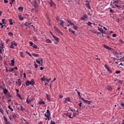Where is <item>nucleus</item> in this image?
<instances>
[{
	"mask_svg": "<svg viewBox=\"0 0 124 124\" xmlns=\"http://www.w3.org/2000/svg\"><path fill=\"white\" fill-rule=\"evenodd\" d=\"M26 86H30L31 85L32 87H33V85L35 84V80L34 79H32L31 81L27 80L25 82Z\"/></svg>",
	"mask_w": 124,
	"mask_h": 124,
	"instance_id": "1",
	"label": "nucleus"
},
{
	"mask_svg": "<svg viewBox=\"0 0 124 124\" xmlns=\"http://www.w3.org/2000/svg\"><path fill=\"white\" fill-rule=\"evenodd\" d=\"M12 95L10 94V93L8 92L7 95H6V98L7 99V102H11V100H12Z\"/></svg>",
	"mask_w": 124,
	"mask_h": 124,
	"instance_id": "2",
	"label": "nucleus"
},
{
	"mask_svg": "<svg viewBox=\"0 0 124 124\" xmlns=\"http://www.w3.org/2000/svg\"><path fill=\"white\" fill-rule=\"evenodd\" d=\"M46 113L47 114L45 113V117H46V118H47V120H48V121H50V117H51V112H50V111H49L47 109L46 110Z\"/></svg>",
	"mask_w": 124,
	"mask_h": 124,
	"instance_id": "3",
	"label": "nucleus"
},
{
	"mask_svg": "<svg viewBox=\"0 0 124 124\" xmlns=\"http://www.w3.org/2000/svg\"><path fill=\"white\" fill-rule=\"evenodd\" d=\"M105 67L106 68L107 72H109V73H110V74H112L113 72H112V70H111V69H110V67L108 66L107 64H105Z\"/></svg>",
	"mask_w": 124,
	"mask_h": 124,
	"instance_id": "4",
	"label": "nucleus"
},
{
	"mask_svg": "<svg viewBox=\"0 0 124 124\" xmlns=\"http://www.w3.org/2000/svg\"><path fill=\"white\" fill-rule=\"evenodd\" d=\"M99 27H97V29H98V31H100L101 32V33H105V31H104V30H103V29L102 28V26L100 25V24H99Z\"/></svg>",
	"mask_w": 124,
	"mask_h": 124,
	"instance_id": "5",
	"label": "nucleus"
},
{
	"mask_svg": "<svg viewBox=\"0 0 124 124\" xmlns=\"http://www.w3.org/2000/svg\"><path fill=\"white\" fill-rule=\"evenodd\" d=\"M54 30L56 31H57V32H58V33L59 34H60L61 35H62L63 34V33H62V31H61V30H60V29H59L58 28H57V27L55 26L54 27Z\"/></svg>",
	"mask_w": 124,
	"mask_h": 124,
	"instance_id": "6",
	"label": "nucleus"
},
{
	"mask_svg": "<svg viewBox=\"0 0 124 124\" xmlns=\"http://www.w3.org/2000/svg\"><path fill=\"white\" fill-rule=\"evenodd\" d=\"M17 44L16 43V42L13 41L11 42V45L10 46V48L14 49V46H17Z\"/></svg>",
	"mask_w": 124,
	"mask_h": 124,
	"instance_id": "7",
	"label": "nucleus"
},
{
	"mask_svg": "<svg viewBox=\"0 0 124 124\" xmlns=\"http://www.w3.org/2000/svg\"><path fill=\"white\" fill-rule=\"evenodd\" d=\"M32 5L33 6H34V7H35V8H36V7H38V3H37V1L34 0L33 1Z\"/></svg>",
	"mask_w": 124,
	"mask_h": 124,
	"instance_id": "8",
	"label": "nucleus"
},
{
	"mask_svg": "<svg viewBox=\"0 0 124 124\" xmlns=\"http://www.w3.org/2000/svg\"><path fill=\"white\" fill-rule=\"evenodd\" d=\"M48 3L50 4V6L51 7H53V6H56V4L55 3V2H53V0H50V1H48Z\"/></svg>",
	"mask_w": 124,
	"mask_h": 124,
	"instance_id": "9",
	"label": "nucleus"
},
{
	"mask_svg": "<svg viewBox=\"0 0 124 124\" xmlns=\"http://www.w3.org/2000/svg\"><path fill=\"white\" fill-rule=\"evenodd\" d=\"M0 88L1 89V90H4L6 88L5 84H4L3 82H2L0 85Z\"/></svg>",
	"mask_w": 124,
	"mask_h": 124,
	"instance_id": "10",
	"label": "nucleus"
},
{
	"mask_svg": "<svg viewBox=\"0 0 124 124\" xmlns=\"http://www.w3.org/2000/svg\"><path fill=\"white\" fill-rule=\"evenodd\" d=\"M88 18V16L84 15L83 16L80 17V20L82 21H86V19Z\"/></svg>",
	"mask_w": 124,
	"mask_h": 124,
	"instance_id": "11",
	"label": "nucleus"
},
{
	"mask_svg": "<svg viewBox=\"0 0 124 124\" xmlns=\"http://www.w3.org/2000/svg\"><path fill=\"white\" fill-rule=\"evenodd\" d=\"M11 64H10L11 66H15V59H13L11 61Z\"/></svg>",
	"mask_w": 124,
	"mask_h": 124,
	"instance_id": "12",
	"label": "nucleus"
},
{
	"mask_svg": "<svg viewBox=\"0 0 124 124\" xmlns=\"http://www.w3.org/2000/svg\"><path fill=\"white\" fill-rule=\"evenodd\" d=\"M41 80L42 81H46L48 82H50V81H51V78H50L49 79H48V78L46 79V78H41Z\"/></svg>",
	"mask_w": 124,
	"mask_h": 124,
	"instance_id": "13",
	"label": "nucleus"
},
{
	"mask_svg": "<svg viewBox=\"0 0 124 124\" xmlns=\"http://www.w3.org/2000/svg\"><path fill=\"white\" fill-rule=\"evenodd\" d=\"M12 115L13 119H15L17 118V114L15 112H12Z\"/></svg>",
	"mask_w": 124,
	"mask_h": 124,
	"instance_id": "14",
	"label": "nucleus"
},
{
	"mask_svg": "<svg viewBox=\"0 0 124 124\" xmlns=\"http://www.w3.org/2000/svg\"><path fill=\"white\" fill-rule=\"evenodd\" d=\"M84 102H85V103H87V104H91V103H92V101H89L88 100H84Z\"/></svg>",
	"mask_w": 124,
	"mask_h": 124,
	"instance_id": "15",
	"label": "nucleus"
},
{
	"mask_svg": "<svg viewBox=\"0 0 124 124\" xmlns=\"http://www.w3.org/2000/svg\"><path fill=\"white\" fill-rule=\"evenodd\" d=\"M33 100H34V99L33 98H31V99L29 100H29H28V99L26 100V102L27 103H31V101H33Z\"/></svg>",
	"mask_w": 124,
	"mask_h": 124,
	"instance_id": "16",
	"label": "nucleus"
},
{
	"mask_svg": "<svg viewBox=\"0 0 124 124\" xmlns=\"http://www.w3.org/2000/svg\"><path fill=\"white\" fill-rule=\"evenodd\" d=\"M3 93L5 94H6V95H7V93H8V90L7 89H6V88H4V89H3Z\"/></svg>",
	"mask_w": 124,
	"mask_h": 124,
	"instance_id": "17",
	"label": "nucleus"
},
{
	"mask_svg": "<svg viewBox=\"0 0 124 124\" xmlns=\"http://www.w3.org/2000/svg\"><path fill=\"white\" fill-rule=\"evenodd\" d=\"M46 97L47 100H51V96H50V95H49L47 93H46Z\"/></svg>",
	"mask_w": 124,
	"mask_h": 124,
	"instance_id": "18",
	"label": "nucleus"
},
{
	"mask_svg": "<svg viewBox=\"0 0 124 124\" xmlns=\"http://www.w3.org/2000/svg\"><path fill=\"white\" fill-rule=\"evenodd\" d=\"M52 36L53 37V38H54L55 40H56V41H57V42H59V38H58V37H56V36L52 35Z\"/></svg>",
	"mask_w": 124,
	"mask_h": 124,
	"instance_id": "19",
	"label": "nucleus"
},
{
	"mask_svg": "<svg viewBox=\"0 0 124 124\" xmlns=\"http://www.w3.org/2000/svg\"><path fill=\"white\" fill-rule=\"evenodd\" d=\"M20 56L21 58H25V54H24V52L23 51L20 52Z\"/></svg>",
	"mask_w": 124,
	"mask_h": 124,
	"instance_id": "20",
	"label": "nucleus"
},
{
	"mask_svg": "<svg viewBox=\"0 0 124 124\" xmlns=\"http://www.w3.org/2000/svg\"><path fill=\"white\" fill-rule=\"evenodd\" d=\"M85 5L86 7H87L89 9H91V5H90V3H89V2L86 3Z\"/></svg>",
	"mask_w": 124,
	"mask_h": 124,
	"instance_id": "21",
	"label": "nucleus"
},
{
	"mask_svg": "<svg viewBox=\"0 0 124 124\" xmlns=\"http://www.w3.org/2000/svg\"><path fill=\"white\" fill-rule=\"evenodd\" d=\"M60 22H61L60 23V26L63 27V24H64V23H65V22L63 20H61Z\"/></svg>",
	"mask_w": 124,
	"mask_h": 124,
	"instance_id": "22",
	"label": "nucleus"
},
{
	"mask_svg": "<svg viewBox=\"0 0 124 124\" xmlns=\"http://www.w3.org/2000/svg\"><path fill=\"white\" fill-rule=\"evenodd\" d=\"M56 21H57V23H60V22L61 21H62V20H61L60 19V17H59V16H56Z\"/></svg>",
	"mask_w": 124,
	"mask_h": 124,
	"instance_id": "23",
	"label": "nucleus"
},
{
	"mask_svg": "<svg viewBox=\"0 0 124 124\" xmlns=\"http://www.w3.org/2000/svg\"><path fill=\"white\" fill-rule=\"evenodd\" d=\"M9 22L10 25H11V26H12V25H13V21L12 19H9Z\"/></svg>",
	"mask_w": 124,
	"mask_h": 124,
	"instance_id": "24",
	"label": "nucleus"
},
{
	"mask_svg": "<svg viewBox=\"0 0 124 124\" xmlns=\"http://www.w3.org/2000/svg\"><path fill=\"white\" fill-rule=\"evenodd\" d=\"M18 18L20 21H23L24 20V17L22 16V15L18 16Z\"/></svg>",
	"mask_w": 124,
	"mask_h": 124,
	"instance_id": "25",
	"label": "nucleus"
},
{
	"mask_svg": "<svg viewBox=\"0 0 124 124\" xmlns=\"http://www.w3.org/2000/svg\"><path fill=\"white\" fill-rule=\"evenodd\" d=\"M107 90L108 91H112V90H113V88L111 86H108L107 88Z\"/></svg>",
	"mask_w": 124,
	"mask_h": 124,
	"instance_id": "26",
	"label": "nucleus"
},
{
	"mask_svg": "<svg viewBox=\"0 0 124 124\" xmlns=\"http://www.w3.org/2000/svg\"><path fill=\"white\" fill-rule=\"evenodd\" d=\"M46 43H52V41H51V40L47 39L46 40Z\"/></svg>",
	"mask_w": 124,
	"mask_h": 124,
	"instance_id": "27",
	"label": "nucleus"
},
{
	"mask_svg": "<svg viewBox=\"0 0 124 124\" xmlns=\"http://www.w3.org/2000/svg\"><path fill=\"white\" fill-rule=\"evenodd\" d=\"M32 56H33V57H39V54H36V53H32Z\"/></svg>",
	"mask_w": 124,
	"mask_h": 124,
	"instance_id": "28",
	"label": "nucleus"
},
{
	"mask_svg": "<svg viewBox=\"0 0 124 124\" xmlns=\"http://www.w3.org/2000/svg\"><path fill=\"white\" fill-rule=\"evenodd\" d=\"M8 108L10 109V110H11V111H12V112H13L14 111V109H13V108H12L11 107V106L10 105H9Z\"/></svg>",
	"mask_w": 124,
	"mask_h": 124,
	"instance_id": "29",
	"label": "nucleus"
},
{
	"mask_svg": "<svg viewBox=\"0 0 124 124\" xmlns=\"http://www.w3.org/2000/svg\"><path fill=\"white\" fill-rule=\"evenodd\" d=\"M92 24H93V23H92V22L88 21L87 25H88V26H89V27H91V28H93V26H92Z\"/></svg>",
	"mask_w": 124,
	"mask_h": 124,
	"instance_id": "30",
	"label": "nucleus"
},
{
	"mask_svg": "<svg viewBox=\"0 0 124 124\" xmlns=\"http://www.w3.org/2000/svg\"><path fill=\"white\" fill-rule=\"evenodd\" d=\"M8 35H9V36H13L14 35L13 33L12 32H9Z\"/></svg>",
	"mask_w": 124,
	"mask_h": 124,
	"instance_id": "31",
	"label": "nucleus"
},
{
	"mask_svg": "<svg viewBox=\"0 0 124 124\" xmlns=\"http://www.w3.org/2000/svg\"><path fill=\"white\" fill-rule=\"evenodd\" d=\"M14 68H9V72H14Z\"/></svg>",
	"mask_w": 124,
	"mask_h": 124,
	"instance_id": "32",
	"label": "nucleus"
},
{
	"mask_svg": "<svg viewBox=\"0 0 124 124\" xmlns=\"http://www.w3.org/2000/svg\"><path fill=\"white\" fill-rule=\"evenodd\" d=\"M114 2L113 3H119L120 2V0H113Z\"/></svg>",
	"mask_w": 124,
	"mask_h": 124,
	"instance_id": "33",
	"label": "nucleus"
},
{
	"mask_svg": "<svg viewBox=\"0 0 124 124\" xmlns=\"http://www.w3.org/2000/svg\"><path fill=\"white\" fill-rule=\"evenodd\" d=\"M3 119L4 121H5V123H7L8 122V120H7V118H6V117L3 116Z\"/></svg>",
	"mask_w": 124,
	"mask_h": 124,
	"instance_id": "34",
	"label": "nucleus"
},
{
	"mask_svg": "<svg viewBox=\"0 0 124 124\" xmlns=\"http://www.w3.org/2000/svg\"><path fill=\"white\" fill-rule=\"evenodd\" d=\"M73 28L75 31H77L78 30V27H77L76 25H73Z\"/></svg>",
	"mask_w": 124,
	"mask_h": 124,
	"instance_id": "35",
	"label": "nucleus"
},
{
	"mask_svg": "<svg viewBox=\"0 0 124 124\" xmlns=\"http://www.w3.org/2000/svg\"><path fill=\"white\" fill-rule=\"evenodd\" d=\"M67 22H68V23H69L70 24V25H74V24H73V23H72V22H71V21H70L68 19L67 20Z\"/></svg>",
	"mask_w": 124,
	"mask_h": 124,
	"instance_id": "36",
	"label": "nucleus"
},
{
	"mask_svg": "<svg viewBox=\"0 0 124 124\" xmlns=\"http://www.w3.org/2000/svg\"><path fill=\"white\" fill-rule=\"evenodd\" d=\"M38 103H39V104L41 105L42 104H45V102H44V101H39Z\"/></svg>",
	"mask_w": 124,
	"mask_h": 124,
	"instance_id": "37",
	"label": "nucleus"
},
{
	"mask_svg": "<svg viewBox=\"0 0 124 124\" xmlns=\"http://www.w3.org/2000/svg\"><path fill=\"white\" fill-rule=\"evenodd\" d=\"M32 39L34 40V41H37V38H36L35 36H33Z\"/></svg>",
	"mask_w": 124,
	"mask_h": 124,
	"instance_id": "38",
	"label": "nucleus"
},
{
	"mask_svg": "<svg viewBox=\"0 0 124 124\" xmlns=\"http://www.w3.org/2000/svg\"><path fill=\"white\" fill-rule=\"evenodd\" d=\"M65 100H66V101H68L69 102H70V98H69V97L66 98L65 99Z\"/></svg>",
	"mask_w": 124,
	"mask_h": 124,
	"instance_id": "39",
	"label": "nucleus"
},
{
	"mask_svg": "<svg viewBox=\"0 0 124 124\" xmlns=\"http://www.w3.org/2000/svg\"><path fill=\"white\" fill-rule=\"evenodd\" d=\"M33 48H34V49H38V47L37 46H36V45H33V46H32Z\"/></svg>",
	"mask_w": 124,
	"mask_h": 124,
	"instance_id": "40",
	"label": "nucleus"
},
{
	"mask_svg": "<svg viewBox=\"0 0 124 124\" xmlns=\"http://www.w3.org/2000/svg\"><path fill=\"white\" fill-rule=\"evenodd\" d=\"M16 95L19 97L20 99H22V97H21V95L18 93H16Z\"/></svg>",
	"mask_w": 124,
	"mask_h": 124,
	"instance_id": "41",
	"label": "nucleus"
},
{
	"mask_svg": "<svg viewBox=\"0 0 124 124\" xmlns=\"http://www.w3.org/2000/svg\"><path fill=\"white\" fill-rule=\"evenodd\" d=\"M18 10H22L23 11V10H24V7H19L18 8Z\"/></svg>",
	"mask_w": 124,
	"mask_h": 124,
	"instance_id": "42",
	"label": "nucleus"
},
{
	"mask_svg": "<svg viewBox=\"0 0 124 124\" xmlns=\"http://www.w3.org/2000/svg\"><path fill=\"white\" fill-rule=\"evenodd\" d=\"M114 6H115L116 7L118 8L119 9V8H121V6H119V5H118V4H114Z\"/></svg>",
	"mask_w": 124,
	"mask_h": 124,
	"instance_id": "43",
	"label": "nucleus"
},
{
	"mask_svg": "<svg viewBox=\"0 0 124 124\" xmlns=\"http://www.w3.org/2000/svg\"><path fill=\"white\" fill-rule=\"evenodd\" d=\"M3 43H1V44H0V48H1V49H3Z\"/></svg>",
	"mask_w": 124,
	"mask_h": 124,
	"instance_id": "44",
	"label": "nucleus"
},
{
	"mask_svg": "<svg viewBox=\"0 0 124 124\" xmlns=\"http://www.w3.org/2000/svg\"><path fill=\"white\" fill-rule=\"evenodd\" d=\"M20 106V109L19 110H21L22 111H24L25 108H23V106H21V105H19Z\"/></svg>",
	"mask_w": 124,
	"mask_h": 124,
	"instance_id": "45",
	"label": "nucleus"
},
{
	"mask_svg": "<svg viewBox=\"0 0 124 124\" xmlns=\"http://www.w3.org/2000/svg\"><path fill=\"white\" fill-rule=\"evenodd\" d=\"M119 42H120V43H122L123 44H124V41L123 40V39H120Z\"/></svg>",
	"mask_w": 124,
	"mask_h": 124,
	"instance_id": "46",
	"label": "nucleus"
},
{
	"mask_svg": "<svg viewBox=\"0 0 124 124\" xmlns=\"http://www.w3.org/2000/svg\"><path fill=\"white\" fill-rule=\"evenodd\" d=\"M24 25L26 26V27H29V26H30V23H28V22H26Z\"/></svg>",
	"mask_w": 124,
	"mask_h": 124,
	"instance_id": "47",
	"label": "nucleus"
},
{
	"mask_svg": "<svg viewBox=\"0 0 124 124\" xmlns=\"http://www.w3.org/2000/svg\"><path fill=\"white\" fill-rule=\"evenodd\" d=\"M69 118L70 119H73V117H71V115H72V113H69Z\"/></svg>",
	"mask_w": 124,
	"mask_h": 124,
	"instance_id": "48",
	"label": "nucleus"
},
{
	"mask_svg": "<svg viewBox=\"0 0 124 124\" xmlns=\"http://www.w3.org/2000/svg\"><path fill=\"white\" fill-rule=\"evenodd\" d=\"M0 112L1 113V114H2V115H3V109L0 108Z\"/></svg>",
	"mask_w": 124,
	"mask_h": 124,
	"instance_id": "49",
	"label": "nucleus"
},
{
	"mask_svg": "<svg viewBox=\"0 0 124 124\" xmlns=\"http://www.w3.org/2000/svg\"><path fill=\"white\" fill-rule=\"evenodd\" d=\"M10 41V40L9 39H7L5 40V43H8Z\"/></svg>",
	"mask_w": 124,
	"mask_h": 124,
	"instance_id": "50",
	"label": "nucleus"
},
{
	"mask_svg": "<svg viewBox=\"0 0 124 124\" xmlns=\"http://www.w3.org/2000/svg\"><path fill=\"white\" fill-rule=\"evenodd\" d=\"M115 73L116 74H120V73H121V71H116Z\"/></svg>",
	"mask_w": 124,
	"mask_h": 124,
	"instance_id": "51",
	"label": "nucleus"
},
{
	"mask_svg": "<svg viewBox=\"0 0 124 124\" xmlns=\"http://www.w3.org/2000/svg\"><path fill=\"white\" fill-rule=\"evenodd\" d=\"M77 116V113H74L73 114V118H74V117H76Z\"/></svg>",
	"mask_w": 124,
	"mask_h": 124,
	"instance_id": "52",
	"label": "nucleus"
},
{
	"mask_svg": "<svg viewBox=\"0 0 124 124\" xmlns=\"http://www.w3.org/2000/svg\"><path fill=\"white\" fill-rule=\"evenodd\" d=\"M36 62H37V63H39V64H40L41 63V62H40V61H39V60H36Z\"/></svg>",
	"mask_w": 124,
	"mask_h": 124,
	"instance_id": "53",
	"label": "nucleus"
},
{
	"mask_svg": "<svg viewBox=\"0 0 124 124\" xmlns=\"http://www.w3.org/2000/svg\"><path fill=\"white\" fill-rule=\"evenodd\" d=\"M91 32H93V33H96V31H95L94 30H91Z\"/></svg>",
	"mask_w": 124,
	"mask_h": 124,
	"instance_id": "54",
	"label": "nucleus"
},
{
	"mask_svg": "<svg viewBox=\"0 0 124 124\" xmlns=\"http://www.w3.org/2000/svg\"><path fill=\"white\" fill-rule=\"evenodd\" d=\"M39 60L42 62L41 65H42V63H43V59H42V58H39Z\"/></svg>",
	"mask_w": 124,
	"mask_h": 124,
	"instance_id": "55",
	"label": "nucleus"
},
{
	"mask_svg": "<svg viewBox=\"0 0 124 124\" xmlns=\"http://www.w3.org/2000/svg\"><path fill=\"white\" fill-rule=\"evenodd\" d=\"M104 47L106 48V49H108V48L109 46H106V45H104Z\"/></svg>",
	"mask_w": 124,
	"mask_h": 124,
	"instance_id": "56",
	"label": "nucleus"
},
{
	"mask_svg": "<svg viewBox=\"0 0 124 124\" xmlns=\"http://www.w3.org/2000/svg\"><path fill=\"white\" fill-rule=\"evenodd\" d=\"M6 73H8V72H9V69L8 70V69H7V67H6Z\"/></svg>",
	"mask_w": 124,
	"mask_h": 124,
	"instance_id": "57",
	"label": "nucleus"
},
{
	"mask_svg": "<svg viewBox=\"0 0 124 124\" xmlns=\"http://www.w3.org/2000/svg\"><path fill=\"white\" fill-rule=\"evenodd\" d=\"M30 44L31 47H32L33 46H32V45H33V43L32 42H30Z\"/></svg>",
	"mask_w": 124,
	"mask_h": 124,
	"instance_id": "58",
	"label": "nucleus"
},
{
	"mask_svg": "<svg viewBox=\"0 0 124 124\" xmlns=\"http://www.w3.org/2000/svg\"><path fill=\"white\" fill-rule=\"evenodd\" d=\"M108 9H110L109 12H110V13H113V10H112V9L109 8Z\"/></svg>",
	"mask_w": 124,
	"mask_h": 124,
	"instance_id": "59",
	"label": "nucleus"
},
{
	"mask_svg": "<svg viewBox=\"0 0 124 124\" xmlns=\"http://www.w3.org/2000/svg\"><path fill=\"white\" fill-rule=\"evenodd\" d=\"M4 3H8V0H3Z\"/></svg>",
	"mask_w": 124,
	"mask_h": 124,
	"instance_id": "60",
	"label": "nucleus"
},
{
	"mask_svg": "<svg viewBox=\"0 0 124 124\" xmlns=\"http://www.w3.org/2000/svg\"><path fill=\"white\" fill-rule=\"evenodd\" d=\"M116 36H117V34L115 33L112 34V37H116Z\"/></svg>",
	"mask_w": 124,
	"mask_h": 124,
	"instance_id": "61",
	"label": "nucleus"
},
{
	"mask_svg": "<svg viewBox=\"0 0 124 124\" xmlns=\"http://www.w3.org/2000/svg\"><path fill=\"white\" fill-rule=\"evenodd\" d=\"M34 66L35 68H37V67H38V66L36 63L34 64Z\"/></svg>",
	"mask_w": 124,
	"mask_h": 124,
	"instance_id": "62",
	"label": "nucleus"
},
{
	"mask_svg": "<svg viewBox=\"0 0 124 124\" xmlns=\"http://www.w3.org/2000/svg\"><path fill=\"white\" fill-rule=\"evenodd\" d=\"M79 107H81L82 106V102L80 101V103L79 104Z\"/></svg>",
	"mask_w": 124,
	"mask_h": 124,
	"instance_id": "63",
	"label": "nucleus"
},
{
	"mask_svg": "<svg viewBox=\"0 0 124 124\" xmlns=\"http://www.w3.org/2000/svg\"><path fill=\"white\" fill-rule=\"evenodd\" d=\"M121 106H123L124 108V103L121 104Z\"/></svg>",
	"mask_w": 124,
	"mask_h": 124,
	"instance_id": "64",
	"label": "nucleus"
}]
</instances>
